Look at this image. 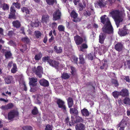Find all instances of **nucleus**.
Wrapping results in <instances>:
<instances>
[{"label": "nucleus", "mask_w": 130, "mask_h": 130, "mask_svg": "<svg viewBox=\"0 0 130 130\" xmlns=\"http://www.w3.org/2000/svg\"><path fill=\"white\" fill-rule=\"evenodd\" d=\"M101 22L105 25L102 28L104 32L108 33H112L113 32L112 27L111 24L108 18L106 15H104L101 18Z\"/></svg>", "instance_id": "nucleus-1"}, {"label": "nucleus", "mask_w": 130, "mask_h": 130, "mask_svg": "<svg viewBox=\"0 0 130 130\" xmlns=\"http://www.w3.org/2000/svg\"><path fill=\"white\" fill-rule=\"evenodd\" d=\"M111 17L114 20L117 27L119 26V23L122 22L123 19V17L121 13L118 10L113 11L109 13Z\"/></svg>", "instance_id": "nucleus-2"}, {"label": "nucleus", "mask_w": 130, "mask_h": 130, "mask_svg": "<svg viewBox=\"0 0 130 130\" xmlns=\"http://www.w3.org/2000/svg\"><path fill=\"white\" fill-rule=\"evenodd\" d=\"M33 71L35 73L36 75L40 78L42 77L43 74L42 68L40 66H38L36 69L35 67L32 69Z\"/></svg>", "instance_id": "nucleus-3"}, {"label": "nucleus", "mask_w": 130, "mask_h": 130, "mask_svg": "<svg viewBox=\"0 0 130 130\" xmlns=\"http://www.w3.org/2000/svg\"><path fill=\"white\" fill-rule=\"evenodd\" d=\"M18 115V112L15 111H12L9 112L8 114V119L9 120H12L14 117Z\"/></svg>", "instance_id": "nucleus-4"}, {"label": "nucleus", "mask_w": 130, "mask_h": 130, "mask_svg": "<svg viewBox=\"0 0 130 130\" xmlns=\"http://www.w3.org/2000/svg\"><path fill=\"white\" fill-rule=\"evenodd\" d=\"M57 103L59 107L63 109L64 111H66V107L64 105V102L63 101L59 99L57 100Z\"/></svg>", "instance_id": "nucleus-5"}, {"label": "nucleus", "mask_w": 130, "mask_h": 130, "mask_svg": "<svg viewBox=\"0 0 130 130\" xmlns=\"http://www.w3.org/2000/svg\"><path fill=\"white\" fill-rule=\"evenodd\" d=\"M61 13L60 11L58 10H57L53 13V20H56L60 18Z\"/></svg>", "instance_id": "nucleus-6"}, {"label": "nucleus", "mask_w": 130, "mask_h": 130, "mask_svg": "<svg viewBox=\"0 0 130 130\" xmlns=\"http://www.w3.org/2000/svg\"><path fill=\"white\" fill-rule=\"evenodd\" d=\"M19 78L20 79L19 81V84L21 86H22V87H23L24 90L25 91H26L27 90V88L26 86L25 83L23 80V77L21 76H20Z\"/></svg>", "instance_id": "nucleus-7"}, {"label": "nucleus", "mask_w": 130, "mask_h": 130, "mask_svg": "<svg viewBox=\"0 0 130 130\" xmlns=\"http://www.w3.org/2000/svg\"><path fill=\"white\" fill-rule=\"evenodd\" d=\"M74 39L75 43L77 45L81 44L83 41L82 38L78 35L74 37Z\"/></svg>", "instance_id": "nucleus-8"}, {"label": "nucleus", "mask_w": 130, "mask_h": 130, "mask_svg": "<svg viewBox=\"0 0 130 130\" xmlns=\"http://www.w3.org/2000/svg\"><path fill=\"white\" fill-rule=\"evenodd\" d=\"M10 12L9 15V18H10L15 19L16 11L14 7L12 6L10 9Z\"/></svg>", "instance_id": "nucleus-9"}, {"label": "nucleus", "mask_w": 130, "mask_h": 130, "mask_svg": "<svg viewBox=\"0 0 130 130\" xmlns=\"http://www.w3.org/2000/svg\"><path fill=\"white\" fill-rule=\"evenodd\" d=\"M106 4L103 0H99L95 4V6L96 7H99L102 8L104 7Z\"/></svg>", "instance_id": "nucleus-10"}, {"label": "nucleus", "mask_w": 130, "mask_h": 130, "mask_svg": "<svg viewBox=\"0 0 130 130\" xmlns=\"http://www.w3.org/2000/svg\"><path fill=\"white\" fill-rule=\"evenodd\" d=\"M29 84L30 86H36L37 79L36 77H32L29 78Z\"/></svg>", "instance_id": "nucleus-11"}, {"label": "nucleus", "mask_w": 130, "mask_h": 130, "mask_svg": "<svg viewBox=\"0 0 130 130\" xmlns=\"http://www.w3.org/2000/svg\"><path fill=\"white\" fill-rule=\"evenodd\" d=\"M72 17L73 18V21L74 22H77L79 21L77 18V14L74 11H72L70 14Z\"/></svg>", "instance_id": "nucleus-12"}, {"label": "nucleus", "mask_w": 130, "mask_h": 130, "mask_svg": "<svg viewBox=\"0 0 130 130\" xmlns=\"http://www.w3.org/2000/svg\"><path fill=\"white\" fill-rule=\"evenodd\" d=\"M40 85L44 87H47L49 85V83L46 80L44 79H42L39 81Z\"/></svg>", "instance_id": "nucleus-13"}, {"label": "nucleus", "mask_w": 130, "mask_h": 130, "mask_svg": "<svg viewBox=\"0 0 130 130\" xmlns=\"http://www.w3.org/2000/svg\"><path fill=\"white\" fill-rule=\"evenodd\" d=\"M49 20V16L47 14H45L42 15L41 21L43 23H47Z\"/></svg>", "instance_id": "nucleus-14"}, {"label": "nucleus", "mask_w": 130, "mask_h": 130, "mask_svg": "<svg viewBox=\"0 0 130 130\" xmlns=\"http://www.w3.org/2000/svg\"><path fill=\"white\" fill-rule=\"evenodd\" d=\"M71 119L73 123L78 122H82L83 121L82 118L78 116H76L75 118V119L72 116H71Z\"/></svg>", "instance_id": "nucleus-15"}, {"label": "nucleus", "mask_w": 130, "mask_h": 130, "mask_svg": "<svg viewBox=\"0 0 130 130\" xmlns=\"http://www.w3.org/2000/svg\"><path fill=\"white\" fill-rule=\"evenodd\" d=\"M48 62L51 66L55 67H56L58 65V63L55 60L51 59L48 60Z\"/></svg>", "instance_id": "nucleus-16"}, {"label": "nucleus", "mask_w": 130, "mask_h": 130, "mask_svg": "<svg viewBox=\"0 0 130 130\" xmlns=\"http://www.w3.org/2000/svg\"><path fill=\"white\" fill-rule=\"evenodd\" d=\"M106 36L104 33H101L99 36V42L101 43H103L105 38Z\"/></svg>", "instance_id": "nucleus-17"}, {"label": "nucleus", "mask_w": 130, "mask_h": 130, "mask_svg": "<svg viewBox=\"0 0 130 130\" xmlns=\"http://www.w3.org/2000/svg\"><path fill=\"white\" fill-rule=\"evenodd\" d=\"M100 51L99 54L100 55H101L102 53H104L107 50V48L104 46L101 45V47L99 48Z\"/></svg>", "instance_id": "nucleus-18"}, {"label": "nucleus", "mask_w": 130, "mask_h": 130, "mask_svg": "<svg viewBox=\"0 0 130 130\" xmlns=\"http://www.w3.org/2000/svg\"><path fill=\"white\" fill-rule=\"evenodd\" d=\"M123 46L122 44L120 43H118L116 44L115 46V49L118 51H120L122 49Z\"/></svg>", "instance_id": "nucleus-19"}, {"label": "nucleus", "mask_w": 130, "mask_h": 130, "mask_svg": "<svg viewBox=\"0 0 130 130\" xmlns=\"http://www.w3.org/2000/svg\"><path fill=\"white\" fill-rule=\"evenodd\" d=\"M126 125L125 123L124 122L121 121L117 125L118 127H120L119 130H124V128Z\"/></svg>", "instance_id": "nucleus-20"}, {"label": "nucleus", "mask_w": 130, "mask_h": 130, "mask_svg": "<svg viewBox=\"0 0 130 130\" xmlns=\"http://www.w3.org/2000/svg\"><path fill=\"white\" fill-rule=\"evenodd\" d=\"M67 102L69 107H71L73 105V101L72 98H69L67 100Z\"/></svg>", "instance_id": "nucleus-21"}, {"label": "nucleus", "mask_w": 130, "mask_h": 130, "mask_svg": "<svg viewBox=\"0 0 130 130\" xmlns=\"http://www.w3.org/2000/svg\"><path fill=\"white\" fill-rule=\"evenodd\" d=\"M81 112L82 115L85 116H88L89 115L88 111L85 108L81 110Z\"/></svg>", "instance_id": "nucleus-22"}, {"label": "nucleus", "mask_w": 130, "mask_h": 130, "mask_svg": "<svg viewBox=\"0 0 130 130\" xmlns=\"http://www.w3.org/2000/svg\"><path fill=\"white\" fill-rule=\"evenodd\" d=\"M120 92V95L122 96H127L128 95V90L126 89L122 90Z\"/></svg>", "instance_id": "nucleus-23"}, {"label": "nucleus", "mask_w": 130, "mask_h": 130, "mask_svg": "<svg viewBox=\"0 0 130 130\" xmlns=\"http://www.w3.org/2000/svg\"><path fill=\"white\" fill-rule=\"evenodd\" d=\"M70 113L72 114L77 115L78 113V111L75 108H71L70 109Z\"/></svg>", "instance_id": "nucleus-24"}, {"label": "nucleus", "mask_w": 130, "mask_h": 130, "mask_svg": "<svg viewBox=\"0 0 130 130\" xmlns=\"http://www.w3.org/2000/svg\"><path fill=\"white\" fill-rule=\"evenodd\" d=\"M75 127L76 130H84L85 128L84 125L82 123L77 125Z\"/></svg>", "instance_id": "nucleus-25"}, {"label": "nucleus", "mask_w": 130, "mask_h": 130, "mask_svg": "<svg viewBox=\"0 0 130 130\" xmlns=\"http://www.w3.org/2000/svg\"><path fill=\"white\" fill-rule=\"evenodd\" d=\"M40 23V22L38 20L35 21H33L32 20V21H31V25L33 27H37L39 25Z\"/></svg>", "instance_id": "nucleus-26"}, {"label": "nucleus", "mask_w": 130, "mask_h": 130, "mask_svg": "<svg viewBox=\"0 0 130 130\" xmlns=\"http://www.w3.org/2000/svg\"><path fill=\"white\" fill-rule=\"evenodd\" d=\"M88 46L85 43H84L82 45L79 47V50L82 51H83L84 49H86L87 48Z\"/></svg>", "instance_id": "nucleus-27"}, {"label": "nucleus", "mask_w": 130, "mask_h": 130, "mask_svg": "<svg viewBox=\"0 0 130 130\" xmlns=\"http://www.w3.org/2000/svg\"><path fill=\"white\" fill-rule=\"evenodd\" d=\"M2 7L3 9L4 10H7L9 9V6L7 4H0V8Z\"/></svg>", "instance_id": "nucleus-28"}, {"label": "nucleus", "mask_w": 130, "mask_h": 130, "mask_svg": "<svg viewBox=\"0 0 130 130\" xmlns=\"http://www.w3.org/2000/svg\"><path fill=\"white\" fill-rule=\"evenodd\" d=\"M12 24L16 28H18L20 26V22L18 21H14L12 22Z\"/></svg>", "instance_id": "nucleus-29"}, {"label": "nucleus", "mask_w": 130, "mask_h": 130, "mask_svg": "<svg viewBox=\"0 0 130 130\" xmlns=\"http://www.w3.org/2000/svg\"><path fill=\"white\" fill-rule=\"evenodd\" d=\"M12 80V76H10L5 79V81L7 84L10 83Z\"/></svg>", "instance_id": "nucleus-30"}, {"label": "nucleus", "mask_w": 130, "mask_h": 130, "mask_svg": "<svg viewBox=\"0 0 130 130\" xmlns=\"http://www.w3.org/2000/svg\"><path fill=\"white\" fill-rule=\"evenodd\" d=\"M127 30L126 29H125L121 31H119L118 32V33L120 36H125L127 34Z\"/></svg>", "instance_id": "nucleus-31"}, {"label": "nucleus", "mask_w": 130, "mask_h": 130, "mask_svg": "<svg viewBox=\"0 0 130 130\" xmlns=\"http://www.w3.org/2000/svg\"><path fill=\"white\" fill-rule=\"evenodd\" d=\"M54 50L57 53H60L62 52V49L61 47H59L58 48L57 47L55 46L54 47Z\"/></svg>", "instance_id": "nucleus-32"}, {"label": "nucleus", "mask_w": 130, "mask_h": 130, "mask_svg": "<svg viewBox=\"0 0 130 130\" xmlns=\"http://www.w3.org/2000/svg\"><path fill=\"white\" fill-rule=\"evenodd\" d=\"M42 57V55L41 53H39L38 54L35 55L34 58L36 60H38L41 59Z\"/></svg>", "instance_id": "nucleus-33"}, {"label": "nucleus", "mask_w": 130, "mask_h": 130, "mask_svg": "<svg viewBox=\"0 0 130 130\" xmlns=\"http://www.w3.org/2000/svg\"><path fill=\"white\" fill-rule=\"evenodd\" d=\"M102 66H101L100 67L101 69H103L105 67H106L107 66V61L106 60H103L102 61Z\"/></svg>", "instance_id": "nucleus-34"}, {"label": "nucleus", "mask_w": 130, "mask_h": 130, "mask_svg": "<svg viewBox=\"0 0 130 130\" xmlns=\"http://www.w3.org/2000/svg\"><path fill=\"white\" fill-rule=\"evenodd\" d=\"M112 94L114 97L116 98H117L118 96L120 95V92L117 91H114L112 92Z\"/></svg>", "instance_id": "nucleus-35"}, {"label": "nucleus", "mask_w": 130, "mask_h": 130, "mask_svg": "<svg viewBox=\"0 0 130 130\" xmlns=\"http://www.w3.org/2000/svg\"><path fill=\"white\" fill-rule=\"evenodd\" d=\"M17 71V69L16 66L15 64H13V67L12 69L11 70V71L12 73H15Z\"/></svg>", "instance_id": "nucleus-36"}, {"label": "nucleus", "mask_w": 130, "mask_h": 130, "mask_svg": "<svg viewBox=\"0 0 130 130\" xmlns=\"http://www.w3.org/2000/svg\"><path fill=\"white\" fill-rule=\"evenodd\" d=\"M30 87L31 89L30 91L31 92L35 91L38 89V87H37L36 86H30Z\"/></svg>", "instance_id": "nucleus-37"}, {"label": "nucleus", "mask_w": 130, "mask_h": 130, "mask_svg": "<svg viewBox=\"0 0 130 130\" xmlns=\"http://www.w3.org/2000/svg\"><path fill=\"white\" fill-rule=\"evenodd\" d=\"M61 77L64 79H68L70 77V75L67 73H64L62 74Z\"/></svg>", "instance_id": "nucleus-38"}, {"label": "nucleus", "mask_w": 130, "mask_h": 130, "mask_svg": "<svg viewBox=\"0 0 130 130\" xmlns=\"http://www.w3.org/2000/svg\"><path fill=\"white\" fill-rule=\"evenodd\" d=\"M93 53H91L86 56V57L88 59L91 60H92L93 58Z\"/></svg>", "instance_id": "nucleus-39"}, {"label": "nucleus", "mask_w": 130, "mask_h": 130, "mask_svg": "<svg viewBox=\"0 0 130 130\" xmlns=\"http://www.w3.org/2000/svg\"><path fill=\"white\" fill-rule=\"evenodd\" d=\"M22 128L23 130H32V127L29 126H23Z\"/></svg>", "instance_id": "nucleus-40"}, {"label": "nucleus", "mask_w": 130, "mask_h": 130, "mask_svg": "<svg viewBox=\"0 0 130 130\" xmlns=\"http://www.w3.org/2000/svg\"><path fill=\"white\" fill-rule=\"evenodd\" d=\"M12 54L10 51H7L5 53V56L6 58H10Z\"/></svg>", "instance_id": "nucleus-41"}, {"label": "nucleus", "mask_w": 130, "mask_h": 130, "mask_svg": "<svg viewBox=\"0 0 130 130\" xmlns=\"http://www.w3.org/2000/svg\"><path fill=\"white\" fill-rule=\"evenodd\" d=\"M46 2L49 5H52L55 2L56 3V0H46Z\"/></svg>", "instance_id": "nucleus-42"}, {"label": "nucleus", "mask_w": 130, "mask_h": 130, "mask_svg": "<svg viewBox=\"0 0 130 130\" xmlns=\"http://www.w3.org/2000/svg\"><path fill=\"white\" fill-rule=\"evenodd\" d=\"M124 102L125 104L130 105V99L127 98H126L124 100Z\"/></svg>", "instance_id": "nucleus-43"}, {"label": "nucleus", "mask_w": 130, "mask_h": 130, "mask_svg": "<svg viewBox=\"0 0 130 130\" xmlns=\"http://www.w3.org/2000/svg\"><path fill=\"white\" fill-rule=\"evenodd\" d=\"M71 59L72 62L76 63L77 61L78 58L76 56H73L72 57Z\"/></svg>", "instance_id": "nucleus-44"}, {"label": "nucleus", "mask_w": 130, "mask_h": 130, "mask_svg": "<svg viewBox=\"0 0 130 130\" xmlns=\"http://www.w3.org/2000/svg\"><path fill=\"white\" fill-rule=\"evenodd\" d=\"M21 10H22V11L23 12H25L27 14H29V10L26 8L25 7H23V8H22Z\"/></svg>", "instance_id": "nucleus-45"}, {"label": "nucleus", "mask_w": 130, "mask_h": 130, "mask_svg": "<svg viewBox=\"0 0 130 130\" xmlns=\"http://www.w3.org/2000/svg\"><path fill=\"white\" fill-rule=\"evenodd\" d=\"M35 35L36 38H39L41 37V33L40 31H37L35 32Z\"/></svg>", "instance_id": "nucleus-46"}, {"label": "nucleus", "mask_w": 130, "mask_h": 130, "mask_svg": "<svg viewBox=\"0 0 130 130\" xmlns=\"http://www.w3.org/2000/svg\"><path fill=\"white\" fill-rule=\"evenodd\" d=\"M21 39L23 41L26 42L27 43H29L30 41V39L27 37H25L22 38Z\"/></svg>", "instance_id": "nucleus-47"}, {"label": "nucleus", "mask_w": 130, "mask_h": 130, "mask_svg": "<svg viewBox=\"0 0 130 130\" xmlns=\"http://www.w3.org/2000/svg\"><path fill=\"white\" fill-rule=\"evenodd\" d=\"M79 59L80 60V62L82 64L84 63L85 62V60L83 58V56L82 55H79Z\"/></svg>", "instance_id": "nucleus-48"}, {"label": "nucleus", "mask_w": 130, "mask_h": 130, "mask_svg": "<svg viewBox=\"0 0 130 130\" xmlns=\"http://www.w3.org/2000/svg\"><path fill=\"white\" fill-rule=\"evenodd\" d=\"M12 5L15 6L16 8H18L19 9L20 7V4L18 2H17L16 3H13L12 4Z\"/></svg>", "instance_id": "nucleus-49"}, {"label": "nucleus", "mask_w": 130, "mask_h": 130, "mask_svg": "<svg viewBox=\"0 0 130 130\" xmlns=\"http://www.w3.org/2000/svg\"><path fill=\"white\" fill-rule=\"evenodd\" d=\"M70 68L71 70V73L72 74L74 75L75 72V68L72 66H70Z\"/></svg>", "instance_id": "nucleus-50"}, {"label": "nucleus", "mask_w": 130, "mask_h": 130, "mask_svg": "<svg viewBox=\"0 0 130 130\" xmlns=\"http://www.w3.org/2000/svg\"><path fill=\"white\" fill-rule=\"evenodd\" d=\"M38 112L37 108L36 107H35L34 109L32 111V113L34 115H36L37 113Z\"/></svg>", "instance_id": "nucleus-51"}, {"label": "nucleus", "mask_w": 130, "mask_h": 130, "mask_svg": "<svg viewBox=\"0 0 130 130\" xmlns=\"http://www.w3.org/2000/svg\"><path fill=\"white\" fill-rule=\"evenodd\" d=\"M58 29L60 31H63L64 29V27L62 25H60L58 26Z\"/></svg>", "instance_id": "nucleus-52"}, {"label": "nucleus", "mask_w": 130, "mask_h": 130, "mask_svg": "<svg viewBox=\"0 0 130 130\" xmlns=\"http://www.w3.org/2000/svg\"><path fill=\"white\" fill-rule=\"evenodd\" d=\"M108 75L110 78H115V74L113 73L110 72L108 73Z\"/></svg>", "instance_id": "nucleus-53"}, {"label": "nucleus", "mask_w": 130, "mask_h": 130, "mask_svg": "<svg viewBox=\"0 0 130 130\" xmlns=\"http://www.w3.org/2000/svg\"><path fill=\"white\" fill-rule=\"evenodd\" d=\"M112 83L114 84L115 86H117L118 85V82L116 80L112 79Z\"/></svg>", "instance_id": "nucleus-54"}, {"label": "nucleus", "mask_w": 130, "mask_h": 130, "mask_svg": "<svg viewBox=\"0 0 130 130\" xmlns=\"http://www.w3.org/2000/svg\"><path fill=\"white\" fill-rule=\"evenodd\" d=\"M49 59V57L48 56H47V57H45L43 58L42 59L43 61L44 62H46V61H47L48 62V60H50Z\"/></svg>", "instance_id": "nucleus-55"}, {"label": "nucleus", "mask_w": 130, "mask_h": 130, "mask_svg": "<svg viewBox=\"0 0 130 130\" xmlns=\"http://www.w3.org/2000/svg\"><path fill=\"white\" fill-rule=\"evenodd\" d=\"M52 126L49 125H47L45 128V130H52Z\"/></svg>", "instance_id": "nucleus-56"}, {"label": "nucleus", "mask_w": 130, "mask_h": 130, "mask_svg": "<svg viewBox=\"0 0 130 130\" xmlns=\"http://www.w3.org/2000/svg\"><path fill=\"white\" fill-rule=\"evenodd\" d=\"M7 109H10L13 107V105L12 103H10L6 105Z\"/></svg>", "instance_id": "nucleus-57"}, {"label": "nucleus", "mask_w": 130, "mask_h": 130, "mask_svg": "<svg viewBox=\"0 0 130 130\" xmlns=\"http://www.w3.org/2000/svg\"><path fill=\"white\" fill-rule=\"evenodd\" d=\"M84 13L85 15L87 17L89 16L91 14L90 12H89L88 10V11H85Z\"/></svg>", "instance_id": "nucleus-58"}, {"label": "nucleus", "mask_w": 130, "mask_h": 130, "mask_svg": "<svg viewBox=\"0 0 130 130\" xmlns=\"http://www.w3.org/2000/svg\"><path fill=\"white\" fill-rule=\"evenodd\" d=\"M23 48L20 49L21 51L22 52H23L24 51H25L27 49V46L26 45H24L22 46Z\"/></svg>", "instance_id": "nucleus-59"}, {"label": "nucleus", "mask_w": 130, "mask_h": 130, "mask_svg": "<svg viewBox=\"0 0 130 130\" xmlns=\"http://www.w3.org/2000/svg\"><path fill=\"white\" fill-rule=\"evenodd\" d=\"M8 44L14 46L15 45V44L13 41L12 40L9 41L8 43Z\"/></svg>", "instance_id": "nucleus-60"}, {"label": "nucleus", "mask_w": 130, "mask_h": 130, "mask_svg": "<svg viewBox=\"0 0 130 130\" xmlns=\"http://www.w3.org/2000/svg\"><path fill=\"white\" fill-rule=\"evenodd\" d=\"M13 31H9L8 33L7 34V35L9 37H11L13 35Z\"/></svg>", "instance_id": "nucleus-61"}, {"label": "nucleus", "mask_w": 130, "mask_h": 130, "mask_svg": "<svg viewBox=\"0 0 130 130\" xmlns=\"http://www.w3.org/2000/svg\"><path fill=\"white\" fill-rule=\"evenodd\" d=\"M13 64L14 63H13L12 62H9L8 66V68L9 69L11 67L12 65H13Z\"/></svg>", "instance_id": "nucleus-62"}, {"label": "nucleus", "mask_w": 130, "mask_h": 130, "mask_svg": "<svg viewBox=\"0 0 130 130\" xmlns=\"http://www.w3.org/2000/svg\"><path fill=\"white\" fill-rule=\"evenodd\" d=\"M26 19L27 21H28L29 22L30 21V22H31V21H31V20L33 19L31 17H26Z\"/></svg>", "instance_id": "nucleus-63"}, {"label": "nucleus", "mask_w": 130, "mask_h": 130, "mask_svg": "<svg viewBox=\"0 0 130 130\" xmlns=\"http://www.w3.org/2000/svg\"><path fill=\"white\" fill-rule=\"evenodd\" d=\"M3 35V29L0 28V37H2Z\"/></svg>", "instance_id": "nucleus-64"}]
</instances>
